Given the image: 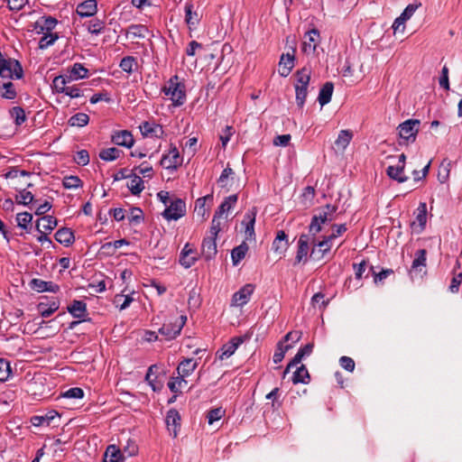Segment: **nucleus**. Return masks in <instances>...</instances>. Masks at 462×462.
<instances>
[{
    "instance_id": "nucleus-10",
    "label": "nucleus",
    "mask_w": 462,
    "mask_h": 462,
    "mask_svg": "<svg viewBox=\"0 0 462 462\" xmlns=\"http://www.w3.org/2000/svg\"><path fill=\"white\" fill-rule=\"evenodd\" d=\"M244 342L243 337H234L227 343L224 344L219 350V359L224 360L230 357L238 346Z\"/></svg>"
},
{
    "instance_id": "nucleus-34",
    "label": "nucleus",
    "mask_w": 462,
    "mask_h": 462,
    "mask_svg": "<svg viewBox=\"0 0 462 462\" xmlns=\"http://www.w3.org/2000/svg\"><path fill=\"white\" fill-rule=\"evenodd\" d=\"M213 195H206L202 198H199L195 202V212L199 217L205 218L208 216V209L206 208L207 201H212Z\"/></svg>"
},
{
    "instance_id": "nucleus-32",
    "label": "nucleus",
    "mask_w": 462,
    "mask_h": 462,
    "mask_svg": "<svg viewBox=\"0 0 462 462\" xmlns=\"http://www.w3.org/2000/svg\"><path fill=\"white\" fill-rule=\"evenodd\" d=\"M238 199V196L236 194L230 195L226 197L224 201L219 205L215 214L217 216L223 217L224 214L230 211L231 208L235 207Z\"/></svg>"
},
{
    "instance_id": "nucleus-56",
    "label": "nucleus",
    "mask_w": 462,
    "mask_h": 462,
    "mask_svg": "<svg viewBox=\"0 0 462 462\" xmlns=\"http://www.w3.org/2000/svg\"><path fill=\"white\" fill-rule=\"evenodd\" d=\"M38 309L42 317L49 318L59 309V304L57 302H52L48 306L47 304L40 303L38 305Z\"/></svg>"
},
{
    "instance_id": "nucleus-15",
    "label": "nucleus",
    "mask_w": 462,
    "mask_h": 462,
    "mask_svg": "<svg viewBox=\"0 0 462 462\" xmlns=\"http://www.w3.org/2000/svg\"><path fill=\"white\" fill-rule=\"evenodd\" d=\"M198 367V361L193 358H184L177 366V374L187 378L190 376Z\"/></svg>"
},
{
    "instance_id": "nucleus-29",
    "label": "nucleus",
    "mask_w": 462,
    "mask_h": 462,
    "mask_svg": "<svg viewBox=\"0 0 462 462\" xmlns=\"http://www.w3.org/2000/svg\"><path fill=\"white\" fill-rule=\"evenodd\" d=\"M55 239L58 243L69 246L74 242V234L73 232L69 228H60L55 233Z\"/></svg>"
},
{
    "instance_id": "nucleus-20",
    "label": "nucleus",
    "mask_w": 462,
    "mask_h": 462,
    "mask_svg": "<svg viewBox=\"0 0 462 462\" xmlns=\"http://www.w3.org/2000/svg\"><path fill=\"white\" fill-rule=\"evenodd\" d=\"M310 241V237L309 235L302 234L300 236L299 241H298L297 254L295 257L296 263H300L304 259L306 260L307 255L310 251V246H309Z\"/></svg>"
},
{
    "instance_id": "nucleus-33",
    "label": "nucleus",
    "mask_w": 462,
    "mask_h": 462,
    "mask_svg": "<svg viewBox=\"0 0 462 462\" xmlns=\"http://www.w3.org/2000/svg\"><path fill=\"white\" fill-rule=\"evenodd\" d=\"M386 173L389 178L398 181L399 183L405 182L408 180V177L404 174L403 166H388Z\"/></svg>"
},
{
    "instance_id": "nucleus-19",
    "label": "nucleus",
    "mask_w": 462,
    "mask_h": 462,
    "mask_svg": "<svg viewBox=\"0 0 462 462\" xmlns=\"http://www.w3.org/2000/svg\"><path fill=\"white\" fill-rule=\"evenodd\" d=\"M97 12V0H86L77 6V14L80 17H91Z\"/></svg>"
},
{
    "instance_id": "nucleus-16",
    "label": "nucleus",
    "mask_w": 462,
    "mask_h": 462,
    "mask_svg": "<svg viewBox=\"0 0 462 462\" xmlns=\"http://www.w3.org/2000/svg\"><path fill=\"white\" fill-rule=\"evenodd\" d=\"M217 238L215 237H205L201 245V254L206 261H210L215 258L217 250Z\"/></svg>"
},
{
    "instance_id": "nucleus-23",
    "label": "nucleus",
    "mask_w": 462,
    "mask_h": 462,
    "mask_svg": "<svg viewBox=\"0 0 462 462\" xmlns=\"http://www.w3.org/2000/svg\"><path fill=\"white\" fill-rule=\"evenodd\" d=\"M165 422L170 432L172 431L173 437L177 436L178 428L180 426V415L175 409H171L165 418Z\"/></svg>"
},
{
    "instance_id": "nucleus-51",
    "label": "nucleus",
    "mask_w": 462,
    "mask_h": 462,
    "mask_svg": "<svg viewBox=\"0 0 462 462\" xmlns=\"http://www.w3.org/2000/svg\"><path fill=\"white\" fill-rule=\"evenodd\" d=\"M291 347H292V345L284 346L283 342L280 341L277 344L276 350H275L273 357V362L275 364L281 363L282 361V359L284 358L286 352Z\"/></svg>"
},
{
    "instance_id": "nucleus-46",
    "label": "nucleus",
    "mask_w": 462,
    "mask_h": 462,
    "mask_svg": "<svg viewBox=\"0 0 462 462\" xmlns=\"http://www.w3.org/2000/svg\"><path fill=\"white\" fill-rule=\"evenodd\" d=\"M122 151L116 147H111L107 149H104L99 152V157L101 160L106 162H112L120 157Z\"/></svg>"
},
{
    "instance_id": "nucleus-49",
    "label": "nucleus",
    "mask_w": 462,
    "mask_h": 462,
    "mask_svg": "<svg viewBox=\"0 0 462 462\" xmlns=\"http://www.w3.org/2000/svg\"><path fill=\"white\" fill-rule=\"evenodd\" d=\"M148 29L143 24H132L128 27L127 34L134 38H145Z\"/></svg>"
},
{
    "instance_id": "nucleus-40",
    "label": "nucleus",
    "mask_w": 462,
    "mask_h": 462,
    "mask_svg": "<svg viewBox=\"0 0 462 462\" xmlns=\"http://www.w3.org/2000/svg\"><path fill=\"white\" fill-rule=\"evenodd\" d=\"M130 182L127 187L133 195H139L144 189V184L142 178L136 174L130 177Z\"/></svg>"
},
{
    "instance_id": "nucleus-12",
    "label": "nucleus",
    "mask_w": 462,
    "mask_h": 462,
    "mask_svg": "<svg viewBox=\"0 0 462 462\" xmlns=\"http://www.w3.org/2000/svg\"><path fill=\"white\" fill-rule=\"evenodd\" d=\"M112 142L118 145L126 148H131L134 144V139L130 131L121 130L116 131L112 134Z\"/></svg>"
},
{
    "instance_id": "nucleus-37",
    "label": "nucleus",
    "mask_w": 462,
    "mask_h": 462,
    "mask_svg": "<svg viewBox=\"0 0 462 462\" xmlns=\"http://www.w3.org/2000/svg\"><path fill=\"white\" fill-rule=\"evenodd\" d=\"M18 227L29 232L31 229L32 215L29 212L18 213L15 217Z\"/></svg>"
},
{
    "instance_id": "nucleus-24",
    "label": "nucleus",
    "mask_w": 462,
    "mask_h": 462,
    "mask_svg": "<svg viewBox=\"0 0 462 462\" xmlns=\"http://www.w3.org/2000/svg\"><path fill=\"white\" fill-rule=\"evenodd\" d=\"M288 245V236L283 230H279L273 242V250L282 255L286 252Z\"/></svg>"
},
{
    "instance_id": "nucleus-48",
    "label": "nucleus",
    "mask_w": 462,
    "mask_h": 462,
    "mask_svg": "<svg viewBox=\"0 0 462 462\" xmlns=\"http://www.w3.org/2000/svg\"><path fill=\"white\" fill-rule=\"evenodd\" d=\"M89 122V116L85 113H78L69 119L70 126L83 127Z\"/></svg>"
},
{
    "instance_id": "nucleus-57",
    "label": "nucleus",
    "mask_w": 462,
    "mask_h": 462,
    "mask_svg": "<svg viewBox=\"0 0 462 462\" xmlns=\"http://www.w3.org/2000/svg\"><path fill=\"white\" fill-rule=\"evenodd\" d=\"M15 199L17 203L22 204L23 206H28L31 204L33 199L34 196L31 191H28L26 189H22L19 191V193L16 195Z\"/></svg>"
},
{
    "instance_id": "nucleus-17",
    "label": "nucleus",
    "mask_w": 462,
    "mask_h": 462,
    "mask_svg": "<svg viewBox=\"0 0 462 462\" xmlns=\"http://www.w3.org/2000/svg\"><path fill=\"white\" fill-rule=\"evenodd\" d=\"M140 131L144 137H157L160 138L163 134V129L161 125L156 123L143 122L140 126Z\"/></svg>"
},
{
    "instance_id": "nucleus-7",
    "label": "nucleus",
    "mask_w": 462,
    "mask_h": 462,
    "mask_svg": "<svg viewBox=\"0 0 462 462\" xmlns=\"http://www.w3.org/2000/svg\"><path fill=\"white\" fill-rule=\"evenodd\" d=\"M254 285L252 283H246L242 288L235 292L232 296L231 305L236 307L245 306L251 299L252 294L254 291Z\"/></svg>"
},
{
    "instance_id": "nucleus-62",
    "label": "nucleus",
    "mask_w": 462,
    "mask_h": 462,
    "mask_svg": "<svg viewBox=\"0 0 462 462\" xmlns=\"http://www.w3.org/2000/svg\"><path fill=\"white\" fill-rule=\"evenodd\" d=\"M62 397L69 399H82L84 397V391L79 387L69 388L62 393Z\"/></svg>"
},
{
    "instance_id": "nucleus-63",
    "label": "nucleus",
    "mask_w": 462,
    "mask_h": 462,
    "mask_svg": "<svg viewBox=\"0 0 462 462\" xmlns=\"http://www.w3.org/2000/svg\"><path fill=\"white\" fill-rule=\"evenodd\" d=\"M221 217H222L217 216V214H214L212 223H211L210 231H209L210 236L208 237L217 238L219 231L221 230V221H220Z\"/></svg>"
},
{
    "instance_id": "nucleus-22",
    "label": "nucleus",
    "mask_w": 462,
    "mask_h": 462,
    "mask_svg": "<svg viewBox=\"0 0 462 462\" xmlns=\"http://www.w3.org/2000/svg\"><path fill=\"white\" fill-rule=\"evenodd\" d=\"M57 417H59V413L56 411H50L42 415L32 416L31 418V423L34 427H49Z\"/></svg>"
},
{
    "instance_id": "nucleus-61",
    "label": "nucleus",
    "mask_w": 462,
    "mask_h": 462,
    "mask_svg": "<svg viewBox=\"0 0 462 462\" xmlns=\"http://www.w3.org/2000/svg\"><path fill=\"white\" fill-rule=\"evenodd\" d=\"M11 374V367L9 362L4 358H0V382L6 381Z\"/></svg>"
},
{
    "instance_id": "nucleus-11",
    "label": "nucleus",
    "mask_w": 462,
    "mask_h": 462,
    "mask_svg": "<svg viewBox=\"0 0 462 462\" xmlns=\"http://www.w3.org/2000/svg\"><path fill=\"white\" fill-rule=\"evenodd\" d=\"M68 312L74 318L81 320H90L87 319V303L83 300H74L67 308Z\"/></svg>"
},
{
    "instance_id": "nucleus-45",
    "label": "nucleus",
    "mask_w": 462,
    "mask_h": 462,
    "mask_svg": "<svg viewBox=\"0 0 462 462\" xmlns=\"http://www.w3.org/2000/svg\"><path fill=\"white\" fill-rule=\"evenodd\" d=\"M16 95L14 85L11 81L5 82L0 86V96L3 98L14 99Z\"/></svg>"
},
{
    "instance_id": "nucleus-60",
    "label": "nucleus",
    "mask_w": 462,
    "mask_h": 462,
    "mask_svg": "<svg viewBox=\"0 0 462 462\" xmlns=\"http://www.w3.org/2000/svg\"><path fill=\"white\" fill-rule=\"evenodd\" d=\"M105 28V23L103 21L99 19H94L89 21L88 30L92 34H99L103 32Z\"/></svg>"
},
{
    "instance_id": "nucleus-4",
    "label": "nucleus",
    "mask_w": 462,
    "mask_h": 462,
    "mask_svg": "<svg viewBox=\"0 0 462 462\" xmlns=\"http://www.w3.org/2000/svg\"><path fill=\"white\" fill-rule=\"evenodd\" d=\"M187 321V317L185 315H181L177 318L174 321L165 322L162 328H159V333L165 337L167 340L174 339L177 336H179L181 332L182 328L184 327Z\"/></svg>"
},
{
    "instance_id": "nucleus-38",
    "label": "nucleus",
    "mask_w": 462,
    "mask_h": 462,
    "mask_svg": "<svg viewBox=\"0 0 462 462\" xmlns=\"http://www.w3.org/2000/svg\"><path fill=\"white\" fill-rule=\"evenodd\" d=\"M310 80V70L307 68H303L298 70L296 73V88H308Z\"/></svg>"
},
{
    "instance_id": "nucleus-18",
    "label": "nucleus",
    "mask_w": 462,
    "mask_h": 462,
    "mask_svg": "<svg viewBox=\"0 0 462 462\" xmlns=\"http://www.w3.org/2000/svg\"><path fill=\"white\" fill-rule=\"evenodd\" d=\"M255 216L256 209L255 208H253L245 213L242 221V225L245 226V233L247 239H251L254 236Z\"/></svg>"
},
{
    "instance_id": "nucleus-21",
    "label": "nucleus",
    "mask_w": 462,
    "mask_h": 462,
    "mask_svg": "<svg viewBox=\"0 0 462 462\" xmlns=\"http://www.w3.org/2000/svg\"><path fill=\"white\" fill-rule=\"evenodd\" d=\"M294 51L295 50L292 49V53H286L282 54L280 60V69H279V74L282 77H287L291 73V69L294 67Z\"/></svg>"
},
{
    "instance_id": "nucleus-47",
    "label": "nucleus",
    "mask_w": 462,
    "mask_h": 462,
    "mask_svg": "<svg viewBox=\"0 0 462 462\" xmlns=\"http://www.w3.org/2000/svg\"><path fill=\"white\" fill-rule=\"evenodd\" d=\"M427 252L425 249H420L415 253L414 259L412 261L411 264V270L416 271L420 267H425L426 266V258Z\"/></svg>"
},
{
    "instance_id": "nucleus-58",
    "label": "nucleus",
    "mask_w": 462,
    "mask_h": 462,
    "mask_svg": "<svg viewBox=\"0 0 462 462\" xmlns=\"http://www.w3.org/2000/svg\"><path fill=\"white\" fill-rule=\"evenodd\" d=\"M125 245H129L125 239H119L114 242H107L102 245L103 250H106L108 254H114L115 251Z\"/></svg>"
},
{
    "instance_id": "nucleus-43",
    "label": "nucleus",
    "mask_w": 462,
    "mask_h": 462,
    "mask_svg": "<svg viewBox=\"0 0 462 462\" xmlns=\"http://www.w3.org/2000/svg\"><path fill=\"white\" fill-rule=\"evenodd\" d=\"M332 241L328 236H324L323 239L317 244H314V246L311 250L310 255H313L316 253V249H319V252L321 253V255H324L328 252L330 251L332 246Z\"/></svg>"
},
{
    "instance_id": "nucleus-52",
    "label": "nucleus",
    "mask_w": 462,
    "mask_h": 462,
    "mask_svg": "<svg viewBox=\"0 0 462 462\" xmlns=\"http://www.w3.org/2000/svg\"><path fill=\"white\" fill-rule=\"evenodd\" d=\"M43 36L41 38L39 42V48L41 50H45L49 48L50 46L53 45L54 42L59 39V36L57 33H42Z\"/></svg>"
},
{
    "instance_id": "nucleus-53",
    "label": "nucleus",
    "mask_w": 462,
    "mask_h": 462,
    "mask_svg": "<svg viewBox=\"0 0 462 462\" xmlns=\"http://www.w3.org/2000/svg\"><path fill=\"white\" fill-rule=\"evenodd\" d=\"M420 5L416 4H410L406 6V8L403 10V12L401 14L399 17H397V23H404L407 20H409Z\"/></svg>"
},
{
    "instance_id": "nucleus-9",
    "label": "nucleus",
    "mask_w": 462,
    "mask_h": 462,
    "mask_svg": "<svg viewBox=\"0 0 462 462\" xmlns=\"http://www.w3.org/2000/svg\"><path fill=\"white\" fill-rule=\"evenodd\" d=\"M337 206L327 204L324 207L318 209V212L314 214L317 217V220L322 225L330 223L337 218Z\"/></svg>"
},
{
    "instance_id": "nucleus-35",
    "label": "nucleus",
    "mask_w": 462,
    "mask_h": 462,
    "mask_svg": "<svg viewBox=\"0 0 462 462\" xmlns=\"http://www.w3.org/2000/svg\"><path fill=\"white\" fill-rule=\"evenodd\" d=\"M352 138L353 133L350 130H341L335 141V144L337 149L344 151L350 143Z\"/></svg>"
},
{
    "instance_id": "nucleus-26",
    "label": "nucleus",
    "mask_w": 462,
    "mask_h": 462,
    "mask_svg": "<svg viewBox=\"0 0 462 462\" xmlns=\"http://www.w3.org/2000/svg\"><path fill=\"white\" fill-rule=\"evenodd\" d=\"M168 387L171 393L174 394H180L182 393L183 389H185L188 385V381L186 378L177 374L172 375L169 382H168Z\"/></svg>"
},
{
    "instance_id": "nucleus-6",
    "label": "nucleus",
    "mask_w": 462,
    "mask_h": 462,
    "mask_svg": "<svg viewBox=\"0 0 462 462\" xmlns=\"http://www.w3.org/2000/svg\"><path fill=\"white\" fill-rule=\"evenodd\" d=\"M320 42V34L318 29H311L304 34L301 46L302 51L307 54H313Z\"/></svg>"
},
{
    "instance_id": "nucleus-8",
    "label": "nucleus",
    "mask_w": 462,
    "mask_h": 462,
    "mask_svg": "<svg viewBox=\"0 0 462 462\" xmlns=\"http://www.w3.org/2000/svg\"><path fill=\"white\" fill-rule=\"evenodd\" d=\"M182 162V158L177 149L176 146L171 145L169 152L164 154L161 160V165L166 169L174 171L176 170Z\"/></svg>"
},
{
    "instance_id": "nucleus-41",
    "label": "nucleus",
    "mask_w": 462,
    "mask_h": 462,
    "mask_svg": "<svg viewBox=\"0 0 462 462\" xmlns=\"http://www.w3.org/2000/svg\"><path fill=\"white\" fill-rule=\"evenodd\" d=\"M247 251L248 245L245 242L232 250L231 259L235 266L237 265L245 258Z\"/></svg>"
},
{
    "instance_id": "nucleus-59",
    "label": "nucleus",
    "mask_w": 462,
    "mask_h": 462,
    "mask_svg": "<svg viewBox=\"0 0 462 462\" xmlns=\"http://www.w3.org/2000/svg\"><path fill=\"white\" fill-rule=\"evenodd\" d=\"M82 186V181L78 176H67L63 179V187L65 189H78Z\"/></svg>"
},
{
    "instance_id": "nucleus-25",
    "label": "nucleus",
    "mask_w": 462,
    "mask_h": 462,
    "mask_svg": "<svg viewBox=\"0 0 462 462\" xmlns=\"http://www.w3.org/2000/svg\"><path fill=\"white\" fill-rule=\"evenodd\" d=\"M313 347H314L313 343H308L304 346L300 347L298 350L297 354L292 358V360L287 365L284 373H287L291 367L295 366L298 364H300L304 357L309 356L312 353Z\"/></svg>"
},
{
    "instance_id": "nucleus-55",
    "label": "nucleus",
    "mask_w": 462,
    "mask_h": 462,
    "mask_svg": "<svg viewBox=\"0 0 462 462\" xmlns=\"http://www.w3.org/2000/svg\"><path fill=\"white\" fill-rule=\"evenodd\" d=\"M226 414V411L222 407H217L208 411L207 414L208 422L212 425L214 422L219 420Z\"/></svg>"
},
{
    "instance_id": "nucleus-36",
    "label": "nucleus",
    "mask_w": 462,
    "mask_h": 462,
    "mask_svg": "<svg viewBox=\"0 0 462 462\" xmlns=\"http://www.w3.org/2000/svg\"><path fill=\"white\" fill-rule=\"evenodd\" d=\"M119 67L123 71L132 74L137 69V60L134 56H125L121 60Z\"/></svg>"
},
{
    "instance_id": "nucleus-2",
    "label": "nucleus",
    "mask_w": 462,
    "mask_h": 462,
    "mask_svg": "<svg viewBox=\"0 0 462 462\" xmlns=\"http://www.w3.org/2000/svg\"><path fill=\"white\" fill-rule=\"evenodd\" d=\"M0 76L3 79H20L23 76L22 65L17 60L4 56L0 68Z\"/></svg>"
},
{
    "instance_id": "nucleus-14",
    "label": "nucleus",
    "mask_w": 462,
    "mask_h": 462,
    "mask_svg": "<svg viewBox=\"0 0 462 462\" xmlns=\"http://www.w3.org/2000/svg\"><path fill=\"white\" fill-rule=\"evenodd\" d=\"M58 21L52 16H42L36 23L34 29L38 33H53L52 30L56 27Z\"/></svg>"
},
{
    "instance_id": "nucleus-39",
    "label": "nucleus",
    "mask_w": 462,
    "mask_h": 462,
    "mask_svg": "<svg viewBox=\"0 0 462 462\" xmlns=\"http://www.w3.org/2000/svg\"><path fill=\"white\" fill-rule=\"evenodd\" d=\"M310 382V374L308 369L304 365H301L297 370L294 372L292 376V383L294 384L297 383H309Z\"/></svg>"
},
{
    "instance_id": "nucleus-5",
    "label": "nucleus",
    "mask_w": 462,
    "mask_h": 462,
    "mask_svg": "<svg viewBox=\"0 0 462 462\" xmlns=\"http://www.w3.org/2000/svg\"><path fill=\"white\" fill-rule=\"evenodd\" d=\"M186 214V203L183 199H172L162 212V217L167 220H178Z\"/></svg>"
},
{
    "instance_id": "nucleus-3",
    "label": "nucleus",
    "mask_w": 462,
    "mask_h": 462,
    "mask_svg": "<svg viewBox=\"0 0 462 462\" xmlns=\"http://www.w3.org/2000/svg\"><path fill=\"white\" fill-rule=\"evenodd\" d=\"M420 121L419 119H408L399 125L397 127L400 138L402 140L400 143H414L419 133Z\"/></svg>"
},
{
    "instance_id": "nucleus-30",
    "label": "nucleus",
    "mask_w": 462,
    "mask_h": 462,
    "mask_svg": "<svg viewBox=\"0 0 462 462\" xmlns=\"http://www.w3.org/2000/svg\"><path fill=\"white\" fill-rule=\"evenodd\" d=\"M334 90L332 82H326L319 90L318 101L321 106L328 104L331 100Z\"/></svg>"
},
{
    "instance_id": "nucleus-64",
    "label": "nucleus",
    "mask_w": 462,
    "mask_h": 462,
    "mask_svg": "<svg viewBox=\"0 0 462 462\" xmlns=\"http://www.w3.org/2000/svg\"><path fill=\"white\" fill-rule=\"evenodd\" d=\"M74 161L77 164L85 166L89 162V154L87 150L79 151L75 157Z\"/></svg>"
},
{
    "instance_id": "nucleus-44",
    "label": "nucleus",
    "mask_w": 462,
    "mask_h": 462,
    "mask_svg": "<svg viewBox=\"0 0 462 462\" xmlns=\"http://www.w3.org/2000/svg\"><path fill=\"white\" fill-rule=\"evenodd\" d=\"M185 22L191 27L195 26L199 23V15L193 11V5L191 3H186L185 5Z\"/></svg>"
},
{
    "instance_id": "nucleus-1",
    "label": "nucleus",
    "mask_w": 462,
    "mask_h": 462,
    "mask_svg": "<svg viewBox=\"0 0 462 462\" xmlns=\"http://www.w3.org/2000/svg\"><path fill=\"white\" fill-rule=\"evenodd\" d=\"M165 96L169 97L174 106H180L186 101L185 85L177 75L172 76L162 88Z\"/></svg>"
},
{
    "instance_id": "nucleus-50",
    "label": "nucleus",
    "mask_w": 462,
    "mask_h": 462,
    "mask_svg": "<svg viewBox=\"0 0 462 462\" xmlns=\"http://www.w3.org/2000/svg\"><path fill=\"white\" fill-rule=\"evenodd\" d=\"M416 221L421 228H424L427 223V205L425 202H420L416 209Z\"/></svg>"
},
{
    "instance_id": "nucleus-13",
    "label": "nucleus",
    "mask_w": 462,
    "mask_h": 462,
    "mask_svg": "<svg viewBox=\"0 0 462 462\" xmlns=\"http://www.w3.org/2000/svg\"><path fill=\"white\" fill-rule=\"evenodd\" d=\"M30 288L37 292H58L60 290V287L58 284L52 282H46L41 279L34 278L32 279L30 283Z\"/></svg>"
},
{
    "instance_id": "nucleus-27",
    "label": "nucleus",
    "mask_w": 462,
    "mask_h": 462,
    "mask_svg": "<svg viewBox=\"0 0 462 462\" xmlns=\"http://www.w3.org/2000/svg\"><path fill=\"white\" fill-rule=\"evenodd\" d=\"M124 455L116 445H109L104 454V462H123Z\"/></svg>"
},
{
    "instance_id": "nucleus-31",
    "label": "nucleus",
    "mask_w": 462,
    "mask_h": 462,
    "mask_svg": "<svg viewBox=\"0 0 462 462\" xmlns=\"http://www.w3.org/2000/svg\"><path fill=\"white\" fill-rule=\"evenodd\" d=\"M69 79L78 80L88 78V69L81 63H74L69 70Z\"/></svg>"
},
{
    "instance_id": "nucleus-28",
    "label": "nucleus",
    "mask_w": 462,
    "mask_h": 462,
    "mask_svg": "<svg viewBox=\"0 0 462 462\" xmlns=\"http://www.w3.org/2000/svg\"><path fill=\"white\" fill-rule=\"evenodd\" d=\"M58 225L57 219L52 216H44L38 219L36 229L38 232L41 230L51 233Z\"/></svg>"
},
{
    "instance_id": "nucleus-54",
    "label": "nucleus",
    "mask_w": 462,
    "mask_h": 462,
    "mask_svg": "<svg viewBox=\"0 0 462 462\" xmlns=\"http://www.w3.org/2000/svg\"><path fill=\"white\" fill-rule=\"evenodd\" d=\"M10 115L14 118L16 125H23L26 120L24 110L21 106H14L10 110Z\"/></svg>"
},
{
    "instance_id": "nucleus-42",
    "label": "nucleus",
    "mask_w": 462,
    "mask_h": 462,
    "mask_svg": "<svg viewBox=\"0 0 462 462\" xmlns=\"http://www.w3.org/2000/svg\"><path fill=\"white\" fill-rule=\"evenodd\" d=\"M69 81H70L69 78L68 79L67 77L62 76V75L56 76L52 80V84H51L52 90L56 93L64 94L68 88L66 85Z\"/></svg>"
}]
</instances>
